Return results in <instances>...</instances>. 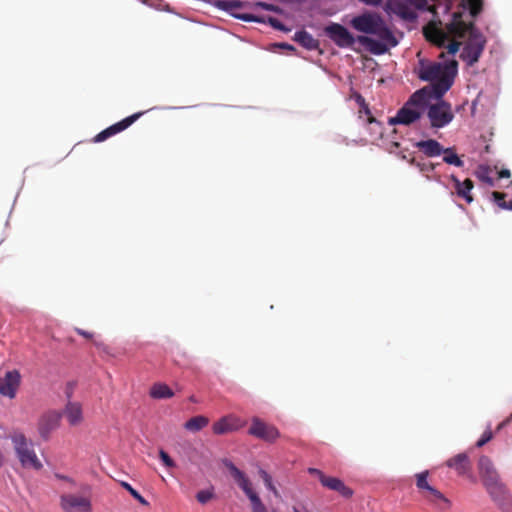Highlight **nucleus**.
Listing matches in <instances>:
<instances>
[{
	"label": "nucleus",
	"mask_w": 512,
	"mask_h": 512,
	"mask_svg": "<svg viewBox=\"0 0 512 512\" xmlns=\"http://www.w3.org/2000/svg\"><path fill=\"white\" fill-rule=\"evenodd\" d=\"M10 439L23 468H31L37 471L43 468V464L35 453L33 442L27 439L22 432L13 431L10 434Z\"/></svg>",
	"instance_id": "nucleus-4"
},
{
	"label": "nucleus",
	"mask_w": 512,
	"mask_h": 512,
	"mask_svg": "<svg viewBox=\"0 0 512 512\" xmlns=\"http://www.w3.org/2000/svg\"><path fill=\"white\" fill-rule=\"evenodd\" d=\"M511 184H512V180H511Z\"/></svg>",
	"instance_id": "nucleus-57"
},
{
	"label": "nucleus",
	"mask_w": 512,
	"mask_h": 512,
	"mask_svg": "<svg viewBox=\"0 0 512 512\" xmlns=\"http://www.w3.org/2000/svg\"><path fill=\"white\" fill-rule=\"evenodd\" d=\"M371 126V130L373 131V133L376 135V136H379L381 137L382 136V131H381V124L379 123V127L375 124H369Z\"/></svg>",
	"instance_id": "nucleus-48"
},
{
	"label": "nucleus",
	"mask_w": 512,
	"mask_h": 512,
	"mask_svg": "<svg viewBox=\"0 0 512 512\" xmlns=\"http://www.w3.org/2000/svg\"><path fill=\"white\" fill-rule=\"evenodd\" d=\"M443 161L449 165H454L456 167H463L464 162L461 158L456 154L454 147L444 148Z\"/></svg>",
	"instance_id": "nucleus-27"
},
{
	"label": "nucleus",
	"mask_w": 512,
	"mask_h": 512,
	"mask_svg": "<svg viewBox=\"0 0 512 512\" xmlns=\"http://www.w3.org/2000/svg\"><path fill=\"white\" fill-rule=\"evenodd\" d=\"M403 159L407 160L411 165L416 166L422 173H431L435 170L437 164L432 162H420L415 157L407 158L406 155L402 156Z\"/></svg>",
	"instance_id": "nucleus-29"
},
{
	"label": "nucleus",
	"mask_w": 512,
	"mask_h": 512,
	"mask_svg": "<svg viewBox=\"0 0 512 512\" xmlns=\"http://www.w3.org/2000/svg\"><path fill=\"white\" fill-rule=\"evenodd\" d=\"M350 24L361 33L375 35L379 38L376 40L365 35L357 36V41L375 55L385 54L389 48L398 44L384 19L376 12H364L354 17Z\"/></svg>",
	"instance_id": "nucleus-2"
},
{
	"label": "nucleus",
	"mask_w": 512,
	"mask_h": 512,
	"mask_svg": "<svg viewBox=\"0 0 512 512\" xmlns=\"http://www.w3.org/2000/svg\"><path fill=\"white\" fill-rule=\"evenodd\" d=\"M229 469L232 477L237 482L239 487L244 491L248 498L252 495H255L256 492L252 489V485L250 480L246 477V475L239 470L233 463L229 462L226 464Z\"/></svg>",
	"instance_id": "nucleus-17"
},
{
	"label": "nucleus",
	"mask_w": 512,
	"mask_h": 512,
	"mask_svg": "<svg viewBox=\"0 0 512 512\" xmlns=\"http://www.w3.org/2000/svg\"><path fill=\"white\" fill-rule=\"evenodd\" d=\"M478 471L484 487L500 481V476L488 456H481L478 461Z\"/></svg>",
	"instance_id": "nucleus-13"
},
{
	"label": "nucleus",
	"mask_w": 512,
	"mask_h": 512,
	"mask_svg": "<svg viewBox=\"0 0 512 512\" xmlns=\"http://www.w3.org/2000/svg\"><path fill=\"white\" fill-rule=\"evenodd\" d=\"M326 35L341 48L352 47L357 41L347 28L338 23H332L325 27Z\"/></svg>",
	"instance_id": "nucleus-9"
},
{
	"label": "nucleus",
	"mask_w": 512,
	"mask_h": 512,
	"mask_svg": "<svg viewBox=\"0 0 512 512\" xmlns=\"http://www.w3.org/2000/svg\"><path fill=\"white\" fill-rule=\"evenodd\" d=\"M295 41L308 50H314L318 47V41L307 31L302 30L295 33Z\"/></svg>",
	"instance_id": "nucleus-25"
},
{
	"label": "nucleus",
	"mask_w": 512,
	"mask_h": 512,
	"mask_svg": "<svg viewBox=\"0 0 512 512\" xmlns=\"http://www.w3.org/2000/svg\"><path fill=\"white\" fill-rule=\"evenodd\" d=\"M511 172L508 169H502L498 172V178H510Z\"/></svg>",
	"instance_id": "nucleus-49"
},
{
	"label": "nucleus",
	"mask_w": 512,
	"mask_h": 512,
	"mask_svg": "<svg viewBox=\"0 0 512 512\" xmlns=\"http://www.w3.org/2000/svg\"><path fill=\"white\" fill-rule=\"evenodd\" d=\"M209 424V419L206 416L198 415L190 418L184 424V428L190 432H198Z\"/></svg>",
	"instance_id": "nucleus-26"
},
{
	"label": "nucleus",
	"mask_w": 512,
	"mask_h": 512,
	"mask_svg": "<svg viewBox=\"0 0 512 512\" xmlns=\"http://www.w3.org/2000/svg\"><path fill=\"white\" fill-rule=\"evenodd\" d=\"M466 34H469V38L460 53V58L468 66H473L484 51L486 38L473 22L467 23L463 20L462 12L453 13L451 22L446 25V31L432 24L424 29L426 39L440 48L449 41L451 35L463 38Z\"/></svg>",
	"instance_id": "nucleus-1"
},
{
	"label": "nucleus",
	"mask_w": 512,
	"mask_h": 512,
	"mask_svg": "<svg viewBox=\"0 0 512 512\" xmlns=\"http://www.w3.org/2000/svg\"><path fill=\"white\" fill-rule=\"evenodd\" d=\"M428 471L415 474L416 487L421 496L439 511H446L451 507V501L445 495L431 486L428 482Z\"/></svg>",
	"instance_id": "nucleus-5"
},
{
	"label": "nucleus",
	"mask_w": 512,
	"mask_h": 512,
	"mask_svg": "<svg viewBox=\"0 0 512 512\" xmlns=\"http://www.w3.org/2000/svg\"><path fill=\"white\" fill-rule=\"evenodd\" d=\"M430 99H434V95L429 87H424L413 93L407 101V104L419 110L427 106Z\"/></svg>",
	"instance_id": "nucleus-20"
},
{
	"label": "nucleus",
	"mask_w": 512,
	"mask_h": 512,
	"mask_svg": "<svg viewBox=\"0 0 512 512\" xmlns=\"http://www.w3.org/2000/svg\"><path fill=\"white\" fill-rule=\"evenodd\" d=\"M458 62L455 59L444 63L419 61L418 77L431 82L429 87L434 99H440L451 88L457 75Z\"/></svg>",
	"instance_id": "nucleus-3"
},
{
	"label": "nucleus",
	"mask_w": 512,
	"mask_h": 512,
	"mask_svg": "<svg viewBox=\"0 0 512 512\" xmlns=\"http://www.w3.org/2000/svg\"><path fill=\"white\" fill-rule=\"evenodd\" d=\"M414 146L429 158L440 156L444 151V147L435 139L418 141L414 143Z\"/></svg>",
	"instance_id": "nucleus-19"
},
{
	"label": "nucleus",
	"mask_w": 512,
	"mask_h": 512,
	"mask_svg": "<svg viewBox=\"0 0 512 512\" xmlns=\"http://www.w3.org/2000/svg\"><path fill=\"white\" fill-rule=\"evenodd\" d=\"M237 19L243 20L245 22H258L262 23L264 20L261 17L255 16L253 14L249 13H243V14H233Z\"/></svg>",
	"instance_id": "nucleus-36"
},
{
	"label": "nucleus",
	"mask_w": 512,
	"mask_h": 512,
	"mask_svg": "<svg viewBox=\"0 0 512 512\" xmlns=\"http://www.w3.org/2000/svg\"><path fill=\"white\" fill-rule=\"evenodd\" d=\"M149 395L153 399H169L174 396V392L167 384L157 382L151 386Z\"/></svg>",
	"instance_id": "nucleus-23"
},
{
	"label": "nucleus",
	"mask_w": 512,
	"mask_h": 512,
	"mask_svg": "<svg viewBox=\"0 0 512 512\" xmlns=\"http://www.w3.org/2000/svg\"><path fill=\"white\" fill-rule=\"evenodd\" d=\"M322 485L329 490L338 492L345 498H350L353 495V490L346 486L342 480L336 477L327 476V478H323Z\"/></svg>",
	"instance_id": "nucleus-21"
},
{
	"label": "nucleus",
	"mask_w": 512,
	"mask_h": 512,
	"mask_svg": "<svg viewBox=\"0 0 512 512\" xmlns=\"http://www.w3.org/2000/svg\"><path fill=\"white\" fill-rule=\"evenodd\" d=\"M56 477H57L58 479H61V480H67V481L69 480V481H70V479H69L67 476H63V475L56 474Z\"/></svg>",
	"instance_id": "nucleus-52"
},
{
	"label": "nucleus",
	"mask_w": 512,
	"mask_h": 512,
	"mask_svg": "<svg viewBox=\"0 0 512 512\" xmlns=\"http://www.w3.org/2000/svg\"><path fill=\"white\" fill-rule=\"evenodd\" d=\"M253 512H267L266 507L262 503L261 499L257 494L252 495L250 498Z\"/></svg>",
	"instance_id": "nucleus-34"
},
{
	"label": "nucleus",
	"mask_w": 512,
	"mask_h": 512,
	"mask_svg": "<svg viewBox=\"0 0 512 512\" xmlns=\"http://www.w3.org/2000/svg\"><path fill=\"white\" fill-rule=\"evenodd\" d=\"M75 330L79 335L85 337L86 339H92V337H93V334L91 332L85 331L80 328H76Z\"/></svg>",
	"instance_id": "nucleus-46"
},
{
	"label": "nucleus",
	"mask_w": 512,
	"mask_h": 512,
	"mask_svg": "<svg viewBox=\"0 0 512 512\" xmlns=\"http://www.w3.org/2000/svg\"><path fill=\"white\" fill-rule=\"evenodd\" d=\"M435 104H431L427 111V116L433 128H442L448 125L454 118L451 104L442 98L436 99Z\"/></svg>",
	"instance_id": "nucleus-6"
},
{
	"label": "nucleus",
	"mask_w": 512,
	"mask_h": 512,
	"mask_svg": "<svg viewBox=\"0 0 512 512\" xmlns=\"http://www.w3.org/2000/svg\"><path fill=\"white\" fill-rule=\"evenodd\" d=\"M359 113H360V114L364 113V114L366 115V109H364V108L360 107Z\"/></svg>",
	"instance_id": "nucleus-53"
},
{
	"label": "nucleus",
	"mask_w": 512,
	"mask_h": 512,
	"mask_svg": "<svg viewBox=\"0 0 512 512\" xmlns=\"http://www.w3.org/2000/svg\"><path fill=\"white\" fill-rule=\"evenodd\" d=\"M444 56H445V53H444V52H442V53L440 54V57H441V58H444Z\"/></svg>",
	"instance_id": "nucleus-55"
},
{
	"label": "nucleus",
	"mask_w": 512,
	"mask_h": 512,
	"mask_svg": "<svg viewBox=\"0 0 512 512\" xmlns=\"http://www.w3.org/2000/svg\"><path fill=\"white\" fill-rule=\"evenodd\" d=\"M469 11L472 17H477L483 9V0H467Z\"/></svg>",
	"instance_id": "nucleus-33"
},
{
	"label": "nucleus",
	"mask_w": 512,
	"mask_h": 512,
	"mask_svg": "<svg viewBox=\"0 0 512 512\" xmlns=\"http://www.w3.org/2000/svg\"><path fill=\"white\" fill-rule=\"evenodd\" d=\"M411 5L415 6L418 9L424 8L427 4L426 0H407Z\"/></svg>",
	"instance_id": "nucleus-42"
},
{
	"label": "nucleus",
	"mask_w": 512,
	"mask_h": 512,
	"mask_svg": "<svg viewBox=\"0 0 512 512\" xmlns=\"http://www.w3.org/2000/svg\"><path fill=\"white\" fill-rule=\"evenodd\" d=\"M451 180L454 183V190L458 197L464 199L468 204L473 202L472 189L474 183L471 179L467 178L464 181H460L456 176L452 175Z\"/></svg>",
	"instance_id": "nucleus-18"
},
{
	"label": "nucleus",
	"mask_w": 512,
	"mask_h": 512,
	"mask_svg": "<svg viewBox=\"0 0 512 512\" xmlns=\"http://www.w3.org/2000/svg\"><path fill=\"white\" fill-rule=\"evenodd\" d=\"M493 438V433L491 432V430H486L481 438L477 441L476 445L477 447H482L484 446L486 443H488L491 439Z\"/></svg>",
	"instance_id": "nucleus-38"
},
{
	"label": "nucleus",
	"mask_w": 512,
	"mask_h": 512,
	"mask_svg": "<svg viewBox=\"0 0 512 512\" xmlns=\"http://www.w3.org/2000/svg\"><path fill=\"white\" fill-rule=\"evenodd\" d=\"M63 512H93L90 495L65 493L60 496Z\"/></svg>",
	"instance_id": "nucleus-7"
},
{
	"label": "nucleus",
	"mask_w": 512,
	"mask_h": 512,
	"mask_svg": "<svg viewBox=\"0 0 512 512\" xmlns=\"http://www.w3.org/2000/svg\"><path fill=\"white\" fill-rule=\"evenodd\" d=\"M485 488L503 512H512V496L504 483L498 481Z\"/></svg>",
	"instance_id": "nucleus-8"
},
{
	"label": "nucleus",
	"mask_w": 512,
	"mask_h": 512,
	"mask_svg": "<svg viewBox=\"0 0 512 512\" xmlns=\"http://www.w3.org/2000/svg\"><path fill=\"white\" fill-rule=\"evenodd\" d=\"M393 145H394L395 147H399V143H397V142H394V143H393Z\"/></svg>",
	"instance_id": "nucleus-54"
},
{
	"label": "nucleus",
	"mask_w": 512,
	"mask_h": 512,
	"mask_svg": "<svg viewBox=\"0 0 512 512\" xmlns=\"http://www.w3.org/2000/svg\"><path fill=\"white\" fill-rule=\"evenodd\" d=\"M461 43L458 41H451L448 45H444L443 47L447 48V53L450 55H454L460 48Z\"/></svg>",
	"instance_id": "nucleus-39"
},
{
	"label": "nucleus",
	"mask_w": 512,
	"mask_h": 512,
	"mask_svg": "<svg viewBox=\"0 0 512 512\" xmlns=\"http://www.w3.org/2000/svg\"><path fill=\"white\" fill-rule=\"evenodd\" d=\"M356 101H357V103L359 104L360 107L366 109V116H367L366 122L368 124H375V125H377L379 127V121H377L372 116V114L370 112V109L368 107V104L365 102V99L360 94H357Z\"/></svg>",
	"instance_id": "nucleus-31"
},
{
	"label": "nucleus",
	"mask_w": 512,
	"mask_h": 512,
	"mask_svg": "<svg viewBox=\"0 0 512 512\" xmlns=\"http://www.w3.org/2000/svg\"><path fill=\"white\" fill-rule=\"evenodd\" d=\"M65 415L71 425H78L82 421L81 405L77 402H69L65 408Z\"/></svg>",
	"instance_id": "nucleus-24"
},
{
	"label": "nucleus",
	"mask_w": 512,
	"mask_h": 512,
	"mask_svg": "<svg viewBox=\"0 0 512 512\" xmlns=\"http://www.w3.org/2000/svg\"><path fill=\"white\" fill-rule=\"evenodd\" d=\"M308 472H309V474H311V475H315V476H317V477L319 478V481H320L321 483H322V479H323V478H327V476H326L322 471H320V470H319V469H317V468H309V469H308Z\"/></svg>",
	"instance_id": "nucleus-41"
},
{
	"label": "nucleus",
	"mask_w": 512,
	"mask_h": 512,
	"mask_svg": "<svg viewBox=\"0 0 512 512\" xmlns=\"http://www.w3.org/2000/svg\"><path fill=\"white\" fill-rule=\"evenodd\" d=\"M491 172H492V169L489 166L480 165L477 168L475 175L481 182L486 183L487 185L492 187V186H494V180L491 177Z\"/></svg>",
	"instance_id": "nucleus-28"
},
{
	"label": "nucleus",
	"mask_w": 512,
	"mask_h": 512,
	"mask_svg": "<svg viewBox=\"0 0 512 512\" xmlns=\"http://www.w3.org/2000/svg\"><path fill=\"white\" fill-rule=\"evenodd\" d=\"M159 458L161 459L163 464L168 468H174L176 465L173 459L163 449L159 451Z\"/></svg>",
	"instance_id": "nucleus-37"
},
{
	"label": "nucleus",
	"mask_w": 512,
	"mask_h": 512,
	"mask_svg": "<svg viewBox=\"0 0 512 512\" xmlns=\"http://www.w3.org/2000/svg\"><path fill=\"white\" fill-rule=\"evenodd\" d=\"M268 22L269 24L276 28V29H279V30H283L284 29V26L283 24L277 19V18H274V17H269L268 18Z\"/></svg>",
	"instance_id": "nucleus-40"
},
{
	"label": "nucleus",
	"mask_w": 512,
	"mask_h": 512,
	"mask_svg": "<svg viewBox=\"0 0 512 512\" xmlns=\"http://www.w3.org/2000/svg\"><path fill=\"white\" fill-rule=\"evenodd\" d=\"M245 422L235 415H227L216 421L212 430L214 434L223 435L229 432L237 431L244 427Z\"/></svg>",
	"instance_id": "nucleus-14"
},
{
	"label": "nucleus",
	"mask_w": 512,
	"mask_h": 512,
	"mask_svg": "<svg viewBox=\"0 0 512 512\" xmlns=\"http://www.w3.org/2000/svg\"><path fill=\"white\" fill-rule=\"evenodd\" d=\"M258 473L260 477L263 479L264 483H267L272 479L271 476L264 469L260 468Z\"/></svg>",
	"instance_id": "nucleus-44"
},
{
	"label": "nucleus",
	"mask_w": 512,
	"mask_h": 512,
	"mask_svg": "<svg viewBox=\"0 0 512 512\" xmlns=\"http://www.w3.org/2000/svg\"><path fill=\"white\" fill-rule=\"evenodd\" d=\"M420 117V110L413 108L406 103L401 109H399L395 117L389 119V123L391 125H410L417 121Z\"/></svg>",
	"instance_id": "nucleus-16"
},
{
	"label": "nucleus",
	"mask_w": 512,
	"mask_h": 512,
	"mask_svg": "<svg viewBox=\"0 0 512 512\" xmlns=\"http://www.w3.org/2000/svg\"><path fill=\"white\" fill-rule=\"evenodd\" d=\"M121 486L124 489H126L130 493V495L134 499H136L140 504L145 505V506L148 505L147 500L138 491H136L129 483L122 482Z\"/></svg>",
	"instance_id": "nucleus-32"
},
{
	"label": "nucleus",
	"mask_w": 512,
	"mask_h": 512,
	"mask_svg": "<svg viewBox=\"0 0 512 512\" xmlns=\"http://www.w3.org/2000/svg\"><path fill=\"white\" fill-rule=\"evenodd\" d=\"M254 6H255V7H261V8H263V9H265V10H268V11H275V10H276V9H275V7H274V5H272V4H267V3H264V2H256V3L254 4Z\"/></svg>",
	"instance_id": "nucleus-43"
},
{
	"label": "nucleus",
	"mask_w": 512,
	"mask_h": 512,
	"mask_svg": "<svg viewBox=\"0 0 512 512\" xmlns=\"http://www.w3.org/2000/svg\"><path fill=\"white\" fill-rule=\"evenodd\" d=\"M511 421H512V414H511L507 419H505L504 421H502V422L498 425L497 430H501L502 428H504L505 426H507Z\"/></svg>",
	"instance_id": "nucleus-50"
},
{
	"label": "nucleus",
	"mask_w": 512,
	"mask_h": 512,
	"mask_svg": "<svg viewBox=\"0 0 512 512\" xmlns=\"http://www.w3.org/2000/svg\"><path fill=\"white\" fill-rule=\"evenodd\" d=\"M143 112H138L135 114H132L123 120L111 125L110 127L104 129L100 133H98L94 137V142H102L108 139L111 136L116 135L117 133L122 132L123 130L127 129L129 126H131L136 120H138Z\"/></svg>",
	"instance_id": "nucleus-12"
},
{
	"label": "nucleus",
	"mask_w": 512,
	"mask_h": 512,
	"mask_svg": "<svg viewBox=\"0 0 512 512\" xmlns=\"http://www.w3.org/2000/svg\"><path fill=\"white\" fill-rule=\"evenodd\" d=\"M61 413L57 411H49L41 416L38 423V430L44 439H47L52 431L60 424Z\"/></svg>",
	"instance_id": "nucleus-15"
},
{
	"label": "nucleus",
	"mask_w": 512,
	"mask_h": 512,
	"mask_svg": "<svg viewBox=\"0 0 512 512\" xmlns=\"http://www.w3.org/2000/svg\"><path fill=\"white\" fill-rule=\"evenodd\" d=\"M20 383L21 374L18 370L6 371L3 376H0V394L9 399L15 398Z\"/></svg>",
	"instance_id": "nucleus-11"
},
{
	"label": "nucleus",
	"mask_w": 512,
	"mask_h": 512,
	"mask_svg": "<svg viewBox=\"0 0 512 512\" xmlns=\"http://www.w3.org/2000/svg\"><path fill=\"white\" fill-rule=\"evenodd\" d=\"M265 486L267 487V489H269L275 496H279V492L277 490V488L274 486L273 482H272V479L265 483Z\"/></svg>",
	"instance_id": "nucleus-45"
},
{
	"label": "nucleus",
	"mask_w": 512,
	"mask_h": 512,
	"mask_svg": "<svg viewBox=\"0 0 512 512\" xmlns=\"http://www.w3.org/2000/svg\"><path fill=\"white\" fill-rule=\"evenodd\" d=\"M226 5L230 9H237V8H241L243 6V3L240 1H230V2H227Z\"/></svg>",
	"instance_id": "nucleus-47"
},
{
	"label": "nucleus",
	"mask_w": 512,
	"mask_h": 512,
	"mask_svg": "<svg viewBox=\"0 0 512 512\" xmlns=\"http://www.w3.org/2000/svg\"><path fill=\"white\" fill-rule=\"evenodd\" d=\"M293 512H300L297 508H293Z\"/></svg>",
	"instance_id": "nucleus-56"
},
{
	"label": "nucleus",
	"mask_w": 512,
	"mask_h": 512,
	"mask_svg": "<svg viewBox=\"0 0 512 512\" xmlns=\"http://www.w3.org/2000/svg\"><path fill=\"white\" fill-rule=\"evenodd\" d=\"M248 433L267 442H274L280 437V432L275 426L265 423L258 417L252 419Z\"/></svg>",
	"instance_id": "nucleus-10"
},
{
	"label": "nucleus",
	"mask_w": 512,
	"mask_h": 512,
	"mask_svg": "<svg viewBox=\"0 0 512 512\" xmlns=\"http://www.w3.org/2000/svg\"><path fill=\"white\" fill-rule=\"evenodd\" d=\"M493 199L496 202V204L501 208L505 210H512V200L507 202L505 200L506 194L503 192L494 191L492 193Z\"/></svg>",
	"instance_id": "nucleus-30"
},
{
	"label": "nucleus",
	"mask_w": 512,
	"mask_h": 512,
	"mask_svg": "<svg viewBox=\"0 0 512 512\" xmlns=\"http://www.w3.org/2000/svg\"><path fill=\"white\" fill-rule=\"evenodd\" d=\"M448 467L456 470L459 475H465L471 470V463L466 453H460L446 462Z\"/></svg>",
	"instance_id": "nucleus-22"
},
{
	"label": "nucleus",
	"mask_w": 512,
	"mask_h": 512,
	"mask_svg": "<svg viewBox=\"0 0 512 512\" xmlns=\"http://www.w3.org/2000/svg\"><path fill=\"white\" fill-rule=\"evenodd\" d=\"M214 497L213 490H201L196 494V499L201 503L205 504Z\"/></svg>",
	"instance_id": "nucleus-35"
},
{
	"label": "nucleus",
	"mask_w": 512,
	"mask_h": 512,
	"mask_svg": "<svg viewBox=\"0 0 512 512\" xmlns=\"http://www.w3.org/2000/svg\"><path fill=\"white\" fill-rule=\"evenodd\" d=\"M277 46L280 47V48H283L285 50L295 51V48L292 45L288 44V43H280V44H277Z\"/></svg>",
	"instance_id": "nucleus-51"
}]
</instances>
